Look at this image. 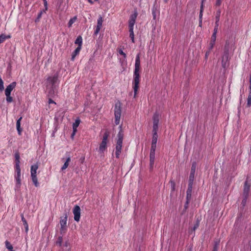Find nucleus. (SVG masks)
I'll use <instances>...</instances> for the list:
<instances>
[{
    "label": "nucleus",
    "mask_w": 251,
    "mask_h": 251,
    "mask_svg": "<svg viewBox=\"0 0 251 251\" xmlns=\"http://www.w3.org/2000/svg\"><path fill=\"white\" fill-rule=\"evenodd\" d=\"M140 55L138 54L135 58V68L133 73V80L132 82V87L134 90V97L135 98L137 94L139 87L140 83Z\"/></svg>",
    "instance_id": "1"
},
{
    "label": "nucleus",
    "mask_w": 251,
    "mask_h": 251,
    "mask_svg": "<svg viewBox=\"0 0 251 251\" xmlns=\"http://www.w3.org/2000/svg\"><path fill=\"white\" fill-rule=\"evenodd\" d=\"M120 131L117 135V140L116 141V147H115V155L117 158L120 157V155L121 153L122 146H123V141L124 139V132L122 129V126H120Z\"/></svg>",
    "instance_id": "2"
},
{
    "label": "nucleus",
    "mask_w": 251,
    "mask_h": 251,
    "mask_svg": "<svg viewBox=\"0 0 251 251\" xmlns=\"http://www.w3.org/2000/svg\"><path fill=\"white\" fill-rule=\"evenodd\" d=\"M58 74H55L53 76H49L47 78L48 82L51 85V90L49 92V96H51L54 94V89L55 88L56 84L58 81Z\"/></svg>",
    "instance_id": "3"
},
{
    "label": "nucleus",
    "mask_w": 251,
    "mask_h": 251,
    "mask_svg": "<svg viewBox=\"0 0 251 251\" xmlns=\"http://www.w3.org/2000/svg\"><path fill=\"white\" fill-rule=\"evenodd\" d=\"M38 168L39 165L38 163L32 165L30 168L31 179L36 187L39 186V183L38 182V179L37 177V170H38Z\"/></svg>",
    "instance_id": "4"
},
{
    "label": "nucleus",
    "mask_w": 251,
    "mask_h": 251,
    "mask_svg": "<svg viewBox=\"0 0 251 251\" xmlns=\"http://www.w3.org/2000/svg\"><path fill=\"white\" fill-rule=\"evenodd\" d=\"M109 136V132L108 131L104 132L103 135L102 141L99 147V151L100 153H103L104 151L107 149V144L108 142V138Z\"/></svg>",
    "instance_id": "5"
},
{
    "label": "nucleus",
    "mask_w": 251,
    "mask_h": 251,
    "mask_svg": "<svg viewBox=\"0 0 251 251\" xmlns=\"http://www.w3.org/2000/svg\"><path fill=\"white\" fill-rule=\"evenodd\" d=\"M122 108L120 103H117L115 104L114 108V115H115V124L118 125L120 124V118L121 116Z\"/></svg>",
    "instance_id": "6"
},
{
    "label": "nucleus",
    "mask_w": 251,
    "mask_h": 251,
    "mask_svg": "<svg viewBox=\"0 0 251 251\" xmlns=\"http://www.w3.org/2000/svg\"><path fill=\"white\" fill-rule=\"evenodd\" d=\"M228 44L226 42L225 45V49L224 51V54L222 57V65L223 68H226L227 65V62L229 60V50H228Z\"/></svg>",
    "instance_id": "7"
},
{
    "label": "nucleus",
    "mask_w": 251,
    "mask_h": 251,
    "mask_svg": "<svg viewBox=\"0 0 251 251\" xmlns=\"http://www.w3.org/2000/svg\"><path fill=\"white\" fill-rule=\"evenodd\" d=\"M196 168H197V163H196V162H194L192 163V167H191V173H190L189 178V183L193 184Z\"/></svg>",
    "instance_id": "8"
},
{
    "label": "nucleus",
    "mask_w": 251,
    "mask_h": 251,
    "mask_svg": "<svg viewBox=\"0 0 251 251\" xmlns=\"http://www.w3.org/2000/svg\"><path fill=\"white\" fill-rule=\"evenodd\" d=\"M137 15L138 13L136 11H135L133 14L130 15L128 20V28H134V25L135 24Z\"/></svg>",
    "instance_id": "9"
},
{
    "label": "nucleus",
    "mask_w": 251,
    "mask_h": 251,
    "mask_svg": "<svg viewBox=\"0 0 251 251\" xmlns=\"http://www.w3.org/2000/svg\"><path fill=\"white\" fill-rule=\"evenodd\" d=\"M73 214L74 215V220L78 222L80 217V208L79 206L76 205L73 209Z\"/></svg>",
    "instance_id": "10"
},
{
    "label": "nucleus",
    "mask_w": 251,
    "mask_h": 251,
    "mask_svg": "<svg viewBox=\"0 0 251 251\" xmlns=\"http://www.w3.org/2000/svg\"><path fill=\"white\" fill-rule=\"evenodd\" d=\"M155 158V151H150V171H152Z\"/></svg>",
    "instance_id": "11"
},
{
    "label": "nucleus",
    "mask_w": 251,
    "mask_h": 251,
    "mask_svg": "<svg viewBox=\"0 0 251 251\" xmlns=\"http://www.w3.org/2000/svg\"><path fill=\"white\" fill-rule=\"evenodd\" d=\"M250 190V184H249L247 181H246L244 186L243 196L245 197V201H247V198L249 195V192Z\"/></svg>",
    "instance_id": "12"
},
{
    "label": "nucleus",
    "mask_w": 251,
    "mask_h": 251,
    "mask_svg": "<svg viewBox=\"0 0 251 251\" xmlns=\"http://www.w3.org/2000/svg\"><path fill=\"white\" fill-rule=\"evenodd\" d=\"M102 22H103L102 17L101 16H100L99 17V18L97 21V25L96 26V28L94 31V35H97L100 32V31L102 27Z\"/></svg>",
    "instance_id": "13"
},
{
    "label": "nucleus",
    "mask_w": 251,
    "mask_h": 251,
    "mask_svg": "<svg viewBox=\"0 0 251 251\" xmlns=\"http://www.w3.org/2000/svg\"><path fill=\"white\" fill-rule=\"evenodd\" d=\"M15 178L16 180V185L20 186L21 184V169H15Z\"/></svg>",
    "instance_id": "14"
},
{
    "label": "nucleus",
    "mask_w": 251,
    "mask_h": 251,
    "mask_svg": "<svg viewBox=\"0 0 251 251\" xmlns=\"http://www.w3.org/2000/svg\"><path fill=\"white\" fill-rule=\"evenodd\" d=\"M193 184L191 183H188V187L186 192V203L188 204L192 196V188H193Z\"/></svg>",
    "instance_id": "15"
},
{
    "label": "nucleus",
    "mask_w": 251,
    "mask_h": 251,
    "mask_svg": "<svg viewBox=\"0 0 251 251\" xmlns=\"http://www.w3.org/2000/svg\"><path fill=\"white\" fill-rule=\"evenodd\" d=\"M16 86V82H13L8 85L5 89V95H11V91L15 88Z\"/></svg>",
    "instance_id": "16"
},
{
    "label": "nucleus",
    "mask_w": 251,
    "mask_h": 251,
    "mask_svg": "<svg viewBox=\"0 0 251 251\" xmlns=\"http://www.w3.org/2000/svg\"><path fill=\"white\" fill-rule=\"evenodd\" d=\"M158 140V135H152L151 145V151H155L156 149V144Z\"/></svg>",
    "instance_id": "17"
},
{
    "label": "nucleus",
    "mask_w": 251,
    "mask_h": 251,
    "mask_svg": "<svg viewBox=\"0 0 251 251\" xmlns=\"http://www.w3.org/2000/svg\"><path fill=\"white\" fill-rule=\"evenodd\" d=\"M216 40V34L215 33H213L211 36L210 42L209 43V50H211L213 48V47L215 44Z\"/></svg>",
    "instance_id": "18"
},
{
    "label": "nucleus",
    "mask_w": 251,
    "mask_h": 251,
    "mask_svg": "<svg viewBox=\"0 0 251 251\" xmlns=\"http://www.w3.org/2000/svg\"><path fill=\"white\" fill-rule=\"evenodd\" d=\"M22 119V117H21L19 118L16 122V128L18 132V134L19 135H21V133L22 131V128L21 127V121Z\"/></svg>",
    "instance_id": "19"
},
{
    "label": "nucleus",
    "mask_w": 251,
    "mask_h": 251,
    "mask_svg": "<svg viewBox=\"0 0 251 251\" xmlns=\"http://www.w3.org/2000/svg\"><path fill=\"white\" fill-rule=\"evenodd\" d=\"M21 216L22 221L23 223V225L25 228V231L27 233L28 231V226L27 222L26 221L25 219V218L23 214H21Z\"/></svg>",
    "instance_id": "20"
},
{
    "label": "nucleus",
    "mask_w": 251,
    "mask_h": 251,
    "mask_svg": "<svg viewBox=\"0 0 251 251\" xmlns=\"http://www.w3.org/2000/svg\"><path fill=\"white\" fill-rule=\"evenodd\" d=\"M81 49L80 47H77L75 50L74 51V52L72 53V60H74L75 56L78 55L81 50Z\"/></svg>",
    "instance_id": "21"
},
{
    "label": "nucleus",
    "mask_w": 251,
    "mask_h": 251,
    "mask_svg": "<svg viewBox=\"0 0 251 251\" xmlns=\"http://www.w3.org/2000/svg\"><path fill=\"white\" fill-rule=\"evenodd\" d=\"M67 216H66L62 219H61L60 221V226L61 227H67Z\"/></svg>",
    "instance_id": "22"
},
{
    "label": "nucleus",
    "mask_w": 251,
    "mask_h": 251,
    "mask_svg": "<svg viewBox=\"0 0 251 251\" xmlns=\"http://www.w3.org/2000/svg\"><path fill=\"white\" fill-rule=\"evenodd\" d=\"M159 121V115L157 113L154 114L153 116V124H158Z\"/></svg>",
    "instance_id": "23"
},
{
    "label": "nucleus",
    "mask_w": 251,
    "mask_h": 251,
    "mask_svg": "<svg viewBox=\"0 0 251 251\" xmlns=\"http://www.w3.org/2000/svg\"><path fill=\"white\" fill-rule=\"evenodd\" d=\"M70 161H71V158H70V157H68L66 159V160L65 162L64 163V165H63V166L61 168V170L62 171H63V170H65L67 168V167L69 166V162Z\"/></svg>",
    "instance_id": "24"
},
{
    "label": "nucleus",
    "mask_w": 251,
    "mask_h": 251,
    "mask_svg": "<svg viewBox=\"0 0 251 251\" xmlns=\"http://www.w3.org/2000/svg\"><path fill=\"white\" fill-rule=\"evenodd\" d=\"M221 13V11L220 9H218L216 10L215 14V22H217V23H219Z\"/></svg>",
    "instance_id": "25"
},
{
    "label": "nucleus",
    "mask_w": 251,
    "mask_h": 251,
    "mask_svg": "<svg viewBox=\"0 0 251 251\" xmlns=\"http://www.w3.org/2000/svg\"><path fill=\"white\" fill-rule=\"evenodd\" d=\"M129 37L131 38L132 42L134 43V34L133 31V28H129Z\"/></svg>",
    "instance_id": "26"
},
{
    "label": "nucleus",
    "mask_w": 251,
    "mask_h": 251,
    "mask_svg": "<svg viewBox=\"0 0 251 251\" xmlns=\"http://www.w3.org/2000/svg\"><path fill=\"white\" fill-rule=\"evenodd\" d=\"M10 35H5L4 34L0 35V44L3 43L6 39L10 38Z\"/></svg>",
    "instance_id": "27"
},
{
    "label": "nucleus",
    "mask_w": 251,
    "mask_h": 251,
    "mask_svg": "<svg viewBox=\"0 0 251 251\" xmlns=\"http://www.w3.org/2000/svg\"><path fill=\"white\" fill-rule=\"evenodd\" d=\"M158 128V124H153L152 129V135H158L157 130Z\"/></svg>",
    "instance_id": "28"
},
{
    "label": "nucleus",
    "mask_w": 251,
    "mask_h": 251,
    "mask_svg": "<svg viewBox=\"0 0 251 251\" xmlns=\"http://www.w3.org/2000/svg\"><path fill=\"white\" fill-rule=\"evenodd\" d=\"M82 43V39L80 36L77 37V38H76V39L75 40V44H78V47H80V48H81Z\"/></svg>",
    "instance_id": "29"
},
{
    "label": "nucleus",
    "mask_w": 251,
    "mask_h": 251,
    "mask_svg": "<svg viewBox=\"0 0 251 251\" xmlns=\"http://www.w3.org/2000/svg\"><path fill=\"white\" fill-rule=\"evenodd\" d=\"M46 12V11H45V10H41L38 14L37 17L36 18V19L35 20V23L39 22L40 21V19L42 17V14L43 13H45Z\"/></svg>",
    "instance_id": "30"
},
{
    "label": "nucleus",
    "mask_w": 251,
    "mask_h": 251,
    "mask_svg": "<svg viewBox=\"0 0 251 251\" xmlns=\"http://www.w3.org/2000/svg\"><path fill=\"white\" fill-rule=\"evenodd\" d=\"M62 248H67V249L65 251H70L71 247L68 241H66L64 244H63Z\"/></svg>",
    "instance_id": "31"
},
{
    "label": "nucleus",
    "mask_w": 251,
    "mask_h": 251,
    "mask_svg": "<svg viewBox=\"0 0 251 251\" xmlns=\"http://www.w3.org/2000/svg\"><path fill=\"white\" fill-rule=\"evenodd\" d=\"M5 246L9 251H15L13 250V248L12 245L8 241H5Z\"/></svg>",
    "instance_id": "32"
},
{
    "label": "nucleus",
    "mask_w": 251,
    "mask_h": 251,
    "mask_svg": "<svg viewBox=\"0 0 251 251\" xmlns=\"http://www.w3.org/2000/svg\"><path fill=\"white\" fill-rule=\"evenodd\" d=\"M77 19V18L76 16L71 18L69 22H68V27H70L72 26V25L75 22V21Z\"/></svg>",
    "instance_id": "33"
},
{
    "label": "nucleus",
    "mask_w": 251,
    "mask_h": 251,
    "mask_svg": "<svg viewBox=\"0 0 251 251\" xmlns=\"http://www.w3.org/2000/svg\"><path fill=\"white\" fill-rule=\"evenodd\" d=\"M63 241V238L62 236L58 237L57 241H56V245L59 247H62V243Z\"/></svg>",
    "instance_id": "34"
},
{
    "label": "nucleus",
    "mask_w": 251,
    "mask_h": 251,
    "mask_svg": "<svg viewBox=\"0 0 251 251\" xmlns=\"http://www.w3.org/2000/svg\"><path fill=\"white\" fill-rule=\"evenodd\" d=\"M220 241H217L215 242L214 245L212 250V251H218Z\"/></svg>",
    "instance_id": "35"
},
{
    "label": "nucleus",
    "mask_w": 251,
    "mask_h": 251,
    "mask_svg": "<svg viewBox=\"0 0 251 251\" xmlns=\"http://www.w3.org/2000/svg\"><path fill=\"white\" fill-rule=\"evenodd\" d=\"M247 106L250 107L251 106V91L249 92V94L247 99Z\"/></svg>",
    "instance_id": "36"
},
{
    "label": "nucleus",
    "mask_w": 251,
    "mask_h": 251,
    "mask_svg": "<svg viewBox=\"0 0 251 251\" xmlns=\"http://www.w3.org/2000/svg\"><path fill=\"white\" fill-rule=\"evenodd\" d=\"M80 120L78 118H77L75 120V122L74 123H73V127L77 128V127L80 124Z\"/></svg>",
    "instance_id": "37"
},
{
    "label": "nucleus",
    "mask_w": 251,
    "mask_h": 251,
    "mask_svg": "<svg viewBox=\"0 0 251 251\" xmlns=\"http://www.w3.org/2000/svg\"><path fill=\"white\" fill-rule=\"evenodd\" d=\"M219 23H217V22H215L214 31H213V33H215V34H217V33L218 30Z\"/></svg>",
    "instance_id": "38"
},
{
    "label": "nucleus",
    "mask_w": 251,
    "mask_h": 251,
    "mask_svg": "<svg viewBox=\"0 0 251 251\" xmlns=\"http://www.w3.org/2000/svg\"><path fill=\"white\" fill-rule=\"evenodd\" d=\"M6 97V101L8 103H10L13 101V98L11 97L10 95H5Z\"/></svg>",
    "instance_id": "39"
},
{
    "label": "nucleus",
    "mask_w": 251,
    "mask_h": 251,
    "mask_svg": "<svg viewBox=\"0 0 251 251\" xmlns=\"http://www.w3.org/2000/svg\"><path fill=\"white\" fill-rule=\"evenodd\" d=\"M15 169H20V159L15 160Z\"/></svg>",
    "instance_id": "40"
},
{
    "label": "nucleus",
    "mask_w": 251,
    "mask_h": 251,
    "mask_svg": "<svg viewBox=\"0 0 251 251\" xmlns=\"http://www.w3.org/2000/svg\"><path fill=\"white\" fill-rule=\"evenodd\" d=\"M67 231V227H60V232L61 234H65Z\"/></svg>",
    "instance_id": "41"
},
{
    "label": "nucleus",
    "mask_w": 251,
    "mask_h": 251,
    "mask_svg": "<svg viewBox=\"0 0 251 251\" xmlns=\"http://www.w3.org/2000/svg\"><path fill=\"white\" fill-rule=\"evenodd\" d=\"M203 1H202V2L201 3V9H200V15H201V16H202V15H203Z\"/></svg>",
    "instance_id": "42"
},
{
    "label": "nucleus",
    "mask_w": 251,
    "mask_h": 251,
    "mask_svg": "<svg viewBox=\"0 0 251 251\" xmlns=\"http://www.w3.org/2000/svg\"><path fill=\"white\" fill-rule=\"evenodd\" d=\"M119 53L124 56V58H126V54L123 51L122 49H119L118 50Z\"/></svg>",
    "instance_id": "43"
},
{
    "label": "nucleus",
    "mask_w": 251,
    "mask_h": 251,
    "mask_svg": "<svg viewBox=\"0 0 251 251\" xmlns=\"http://www.w3.org/2000/svg\"><path fill=\"white\" fill-rule=\"evenodd\" d=\"M222 0H216L215 5L216 6H219L222 3Z\"/></svg>",
    "instance_id": "44"
},
{
    "label": "nucleus",
    "mask_w": 251,
    "mask_h": 251,
    "mask_svg": "<svg viewBox=\"0 0 251 251\" xmlns=\"http://www.w3.org/2000/svg\"><path fill=\"white\" fill-rule=\"evenodd\" d=\"M202 16H201V15H199V26H202Z\"/></svg>",
    "instance_id": "45"
},
{
    "label": "nucleus",
    "mask_w": 251,
    "mask_h": 251,
    "mask_svg": "<svg viewBox=\"0 0 251 251\" xmlns=\"http://www.w3.org/2000/svg\"><path fill=\"white\" fill-rule=\"evenodd\" d=\"M44 7H45V9H43V10H45V11H46L48 10L47 1H44Z\"/></svg>",
    "instance_id": "46"
},
{
    "label": "nucleus",
    "mask_w": 251,
    "mask_h": 251,
    "mask_svg": "<svg viewBox=\"0 0 251 251\" xmlns=\"http://www.w3.org/2000/svg\"><path fill=\"white\" fill-rule=\"evenodd\" d=\"M15 160H18L20 159V154L19 153H16L15 154Z\"/></svg>",
    "instance_id": "47"
},
{
    "label": "nucleus",
    "mask_w": 251,
    "mask_h": 251,
    "mask_svg": "<svg viewBox=\"0 0 251 251\" xmlns=\"http://www.w3.org/2000/svg\"><path fill=\"white\" fill-rule=\"evenodd\" d=\"M170 182L171 183L172 186V189L174 190L175 189V183L173 181H170Z\"/></svg>",
    "instance_id": "48"
},
{
    "label": "nucleus",
    "mask_w": 251,
    "mask_h": 251,
    "mask_svg": "<svg viewBox=\"0 0 251 251\" xmlns=\"http://www.w3.org/2000/svg\"><path fill=\"white\" fill-rule=\"evenodd\" d=\"M49 104H51V103H54V104H56V103L54 102V101H53L50 98L49 99Z\"/></svg>",
    "instance_id": "49"
},
{
    "label": "nucleus",
    "mask_w": 251,
    "mask_h": 251,
    "mask_svg": "<svg viewBox=\"0 0 251 251\" xmlns=\"http://www.w3.org/2000/svg\"><path fill=\"white\" fill-rule=\"evenodd\" d=\"M249 90L251 91V75L250 77V86H249Z\"/></svg>",
    "instance_id": "50"
},
{
    "label": "nucleus",
    "mask_w": 251,
    "mask_h": 251,
    "mask_svg": "<svg viewBox=\"0 0 251 251\" xmlns=\"http://www.w3.org/2000/svg\"><path fill=\"white\" fill-rule=\"evenodd\" d=\"M198 226H199V223H197V224H195L194 226V228H194L193 229L194 230H195V229L196 228H197L198 227Z\"/></svg>",
    "instance_id": "51"
},
{
    "label": "nucleus",
    "mask_w": 251,
    "mask_h": 251,
    "mask_svg": "<svg viewBox=\"0 0 251 251\" xmlns=\"http://www.w3.org/2000/svg\"><path fill=\"white\" fill-rule=\"evenodd\" d=\"M73 132L76 133V132L77 131V128L76 127H73Z\"/></svg>",
    "instance_id": "52"
},
{
    "label": "nucleus",
    "mask_w": 251,
    "mask_h": 251,
    "mask_svg": "<svg viewBox=\"0 0 251 251\" xmlns=\"http://www.w3.org/2000/svg\"><path fill=\"white\" fill-rule=\"evenodd\" d=\"M246 202V201H245V197H244V199H243V200H242V203L243 204V205H244L245 204Z\"/></svg>",
    "instance_id": "53"
},
{
    "label": "nucleus",
    "mask_w": 251,
    "mask_h": 251,
    "mask_svg": "<svg viewBox=\"0 0 251 251\" xmlns=\"http://www.w3.org/2000/svg\"><path fill=\"white\" fill-rule=\"evenodd\" d=\"M210 50H209L206 52V53H205V57H206V58H207V56H208V54H209V52L210 51Z\"/></svg>",
    "instance_id": "54"
},
{
    "label": "nucleus",
    "mask_w": 251,
    "mask_h": 251,
    "mask_svg": "<svg viewBox=\"0 0 251 251\" xmlns=\"http://www.w3.org/2000/svg\"><path fill=\"white\" fill-rule=\"evenodd\" d=\"M186 251H192V249L191 248H189L187 249Z\"/></svg>",
    "instance_id": "55"
},
{
    "label": "nucleus",
    "mask_w": 251,
    "mask_h": 251,
    "mask_svg": "<svg viewBox=\"0 0 251 251\" xmlns=\"http://www.w3.org/2000/svg\"><path fill=\"white\" fill-rule=\"evenodd\" d=\"M75 133L73 132L71 135L72 138H73L74 136L75 135Z\"/></svg>",
    "instance_id": "56"
},
{
    "label": "nucleus",
    "mask_w": 251,
    "mask_h": 251,
    "mask_svg": "<svg viewBox=\"0 0 251 251\" xmlns=\"http://www.w3.org/2000/svg\"><path fill=\"white\" fill-rule=\"evenodd\" d=\"M89 2H90V3L91 4H93V1H92V0H88Z\"/></svg>",
    "instance_id": "57"
},
{
    "label": "nucleus",
    "mask_w": 251,
    "mask_h": 251,
    "mask_svg": "<svg viewBox=\"0 0 251 251\" xmlns=\"http://www.w3.org/2000/svg\"><path fill=\"white\" fill-rule=\"evenodd\" d=\"M67 249V248H62V251H65Z\"/></svg>",
    "instance_id": "58"
},
{
    "label": "nucleus",
    "mask_w": 251,
    "mask_h": 251,
    "mask_svg": "<svg viewBox=\"0 0 251 251\" xmlns=\"http://www.w3.org/2000/svg\"><path fill=\"white\" fill-rule=\"evenodd\" d=\"M169 0H164V1L165 2V3H167L168 2Z\"/></svg>",
    "instance_id": "59"
},
{
    "label": "nucleus",
    "mask_w": 251,
    "mask_h": 251,
    "mask_svg": "<svg viewBox=\"0 0 251 251\" xmlns=\"http://www.w3.org/2000/svg\"><path fill=\"white\" fill-rule=\"evenodd\" d=\"M44 0V1H47V0Z\"/></svg>",
    "instance_id": "60"
}]
</instances>
